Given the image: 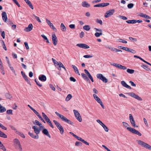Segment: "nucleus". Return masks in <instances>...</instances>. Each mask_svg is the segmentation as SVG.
I'll use <instances>...</instances> for the list:
<instances>
[{"label":"nucleus","mask_w":151,"mask_h":151,"mask_svg":"<svg viewBox=\"0 0 151 151\" xmlns=\"http://www.w3.org/2000/svg\"><path fill=\"white\" fill-rule=\"evenodd\" d=\"M56 115L59 118L63 121L65 122L70 125H72L73 123L70 120L68 119L66 117L62 115L57 112H55Z\"/></svg>","instance_id":"f257e3e1"},{"label":"nucleus","mask_w":151,"mask_h":151,"mask_svg":"<svg viewBox=\"0 0 151 151\" xmlns=\"http://www.w3.org/2000/svg\"><path fill=\"white\" fill-rule=\"evenodd\" d=\"M14 146L15 148L20 151H21L22 148L20 142L17 139H15L14 140Z\"/></svg>","instance_id":"f03ea898"},{"label":"nucleus","mask_w":151,"mask_h":151,"mask_svg":"<svg viewBox=\"0 0 151 151\" xmlns=\"http://www.w3.org/2000/svg\"><path fill=\"white\" fill-rule=\"evenodd\" d=\"M53 122L58 129L60 130L61 134H63L64 133V129L63 127L58 122L55 120H54Z\"/></svg>","instance_id":"7ed1b4c3"},{"label":"nucleus","mask_w":151,"mask_h":151,"mask_svg":"<svg viewBox=\"0 0 151 151\" xmlns=\"http://www.w3.org/2000/svg\"><path fill=\"white\" fill-rule=\"evenodd\" d=\"M137 142L138 144L141 145L142 147L149 150H151V146L144 142L140 140H138L137 141Z\"/></svg>","instance_id":"20e7f679"},{"label":"nucleus","mask_w":151,"mask_h":151,"mask_svg":"<svg viewBox=\"0 0 151 151\" xmlns=\"http://www.w3.org/2000/svg\"><path fill=\"white\" fill-rule=\"evenodd\" d=\"M70 133L73 136H74L78 140L81 141V142H83L84 144L89 145V143L88 142L86 141H85L84 139L82 138L81 137H79L76 135L75 134L73 133L72 132H70Z\"/></svg>","instance_id":"39448f33"},{"label":"nucleus","mask_w":151,"mask_h":151,"mask_svg":"<svg viewBox=\"0 0 151 151\" xmlns=\"http://www.w3.org/2000/svg\"><path fill=\"white\" fill-rule=\"evenodd\" d=\"M111 65L115 66L118 69L125 70L127 69V68L125 66H123L120 64L116 63H110Z\"/></svg>","instance_id":"423d86ee"},{"label":"nucleus","mask_w":151,"mask_h":151,"mask_svg":"<svg viewBox=\"0 0 151 151\" xmlns=\"http://www.w3.org/2000/svg\"><path fill=\"white\" fill-rule=\"evenodd\" d=\"M128 94L129 96H130L136 99L139 101H142V99L138 95L133 92L129 93H128Z\"/></svg>","instance_id":"0eeeda50"},{"label":"nucleus","mask_w":151,"mask_h":151,"mask_svg":"<svg viewBox=\"0 0 151 151\" xmlns=\"http://www.w3.org/2000/svg\"><path fill=\"white\" fill-rule=\"evenodd\" d=\"M73 113L75 116L76 119L79 122H81L82 121V119L80 114L76 110H73Z\"/></svg>","instance_id":"6e6552de"},{"label":"nucleus","mask_w":151,"mask_h":151,"mask_svg":"<svg viewBox=\"0 0 151 151\" xmlns=\"http://www.w3.org/2000/svg\"><path fill=\"white\" fill-rule=\"evenodd\" d=\"M115 9H112L107 11L104 14V17L106 18H108L112 15L115 12Z\"/></svg>","instance_id":"1a4fd4ad"},{"label":"nucleus","mask_w":151,"mask_h":151,"mask_svg":"<svg viewBox=\"0 0 151 151\" xmlns=\"http://www.w3.org/2000/svg\"><path fill=\"white\" fill-rule=\"evenodd\" d=\"M96 77L98 78L102 81L104 83H106L108 82V79L101 74H97Z\"/></svg>","instance_id":"9d476101"},{"label":"nucleus","mask_w":151,"mask_h":151,"mask_svg":"<svg viewBox=\"0 0 151 151\" xmlns=\"http://www.w3.org/2000/svg\"><path fill=\"white\" fill-rule=\"evenodd\" d=\"M129 121L132 126L134 127H138V126L136 125L135 121L132 115L131 114H129Z\"/></svg>","instance_id":"9b49d317"},{"label":"nucleus","mask_w":151,"mask_h":151,"mask_svg":"<svg viewBox=\"0 0 151 151\" xmlns=\"http://www.w3.org/2000/svg\"><path fill=\"white\" fill-rule=\"evenodd\" d=\"M128 130L133 134H137L139 136H141L142 135L141 134L140 132L135 129L132 128L131 127H130Z\"/></svg>","instance_id":"f8f14e48"},{"label":"nucleus","mask_w":151,"mask_h":151,"mask_svg":"<svg viewBox=\"0 0 151 151\" xmlns=\"http://www.w3.org/2000/svg\"><path fill=\"white\" fill-rule=\"evenodd\" d=\"M52 40L53 44L56 46L58 43L57 38L55 34H53L52 35Z\"/></svg>","instance_id":"ddd939ff"},{"label":"nucleus","mask_w":151,"mask_h":151,"mask_svg":"<svg viewBox=\"0 0 151 151\" xmlns=\"http://www.w3.org/2000/svg\"><path fill=\"white\" fill-rule=\"evenodd\" d=\"M40 129H42V132L45 135L49 138H51V136L49 134L48 131L45 128L44 126H43V127L42 128H41Z\"/></svg>","instance_id":"4468645a"},{"label":"nucleus","mask_w":151,"mask_h":151,"mask_svg":"<svg viewBox=\"0 0 151 151\" xmlns=\"http://www.w3.org/2000/svg\"><path fill=\"white\" fill-rule=\"evenodd\" d=\"M46 21L47 24L49 25L50 27L55 31H56L57 29L54 26L53 24L50 21L47 19H46Z\"/></svg>","instance_id":"2eb2a0df"},{"label":"nucleus","mask_w":151,"mask_h":151,"mask_svg":"<svg viewBox=\"0 0 151 151\" xmlns=\"http://www.w3.org/2000/svg\"><path fill=\"white\" fill-rule=\"evenodd\" d=\"M32 128L34 129L35 133L37 135H38L40 134V131L42 130L40 128V127H39V128H38L36 126H33Z\"/></svg>","instance_id":"dca6fc26"},{"label":"nucleus","mask_w":151,"mask_h":151,"mask_svg":"<svg viewBox=\"0 0 151 151\" xmlns=\"http://www.w3.org/2000/svg\"><path fill=\"white\" fill-rule=\"evenodd\" d=\"M76 45L80 48L85 49H87L90 48L89 46L88 45L83 43L78 44Z\"/></svg>","instance_id":"f3484780"},{"label":"nucleus","mask_w":151,"mask_h":151,"mask_svg":"<svg viewBox=\"0 0 151 151\" xmlns=\"http://www.w3.org/2000/svg\"><path fill=\"white\" fill-rule=\"evenodd\" d=\"M121 83L123 87L129 89H131V87L127 85L125 81H122L121 82Z\"/></svg>","instance_id":"a211bd4d"},{"label":"nucleus","mask_w":151,"mask_h":151,"mask_svg":"<svg viewBox=\"0 0 151 151\" xmlns=\"http://www.w3.org/2000/svg\"><path fill=\"white\" fill-rule=\"evenodd\" d=\"M39 79L42 82H45L46 81L47 78L45 75H41L39 76Z\"/></svg>","instance_id":"6ab92c4d"},{"label":"nucleus","mask_w":151,"mask_h":151,"mask_svg":"<svg viewBox=\"0 0 151 151\" xmlns=\"http://www.w3.org/2000/svg\"><path fill=\"white\" fill-rule=\"evenodd\" d=\"M2 17L3 20L5 22H6L7 20L6 13L5 12H3L2 13Z\"/></svg>","instance_id":"aec40b11"},{"label":"nucleus","mask_w":151,"mask_h":151,"mask_svg":"<svg viewBox=\"0 0 151 151\" xmlns=\"http://www.w3.org/2000/svg\"><path fill=\"white\" fill-rule=\"evenodd\" d=\"M33 111L38 116L39 118H40L42 121L44 123H45V120L42 118L39 113L37 112L36 110H34Z\"/></svg>","instance_id":"412c9836"},{"label":"nucleus","mask_w":151,"mask_h":151,"mask_svg":"<svg viewBox=\"0 0 151 151\" xmlns=\"http://www.w3.org/2000/svg\"><path fill=\"white\" fill-rule=\"evenodd\" d=\"M82 6L86 8H88L90 6V5L86 1H83L81 4Z\"/></svg>","instance_id":"4be33fe9"},{"label":"nucleus","mask_w":151,"mask_h":151,"mask_svg":"<svg viewBox=\"0 0 151 151\" xmlns=\"http://www.w3.org/2000/svg\"><path fill=\"white\" fill-rule=\"evenodd\" d=\"M93 96L94 98V99L97 101V102L99 103L102 101L101 100V99L98 97L95 94H93Z\"/></svg>","instance_id":"5701e85b"},{"label":"nucleus","mask_w":151,"mask_h":151,"mask_svg":"<svg viewBox=\"0 0 151 151\" xmlns=\"http://www.w3.org/2000/svg\"><path fill=\"white\" fill-rule=\"evenodd\" d=\"M122 123L124 127L126 128L127 130L130 127V125L127 123L125 122H122Z\"/></svg>","instance_id":"b1692460"},{"label":"nucleus","mask_w":151,"mask_h":151,"mask_svg":"<svg viewBox=\"0 0 151 151\" xmlns=\"http://www.w3.org/2000/svg\"><path fill=\"white\" fill-rule=\"evenodd\" d=\"M29 134L30 135V136L32 137V138H34L35 139H38L39 138V136L37 134H35L33 133H29Z\"/></svg>","instance_id":"393cba45"},{"label":"nucleus","mask_w":151,"mask_h":151,"mask_svg":"<svg viewBox=\"0 0 151 151\" xmlns=\"http://www.w3.org/2000/svg\"><path fill=\"white\" fill-rule=\"evenodd\" d=\"M72 66L73 69L74 70L75 72L76 73L78 74L79 75H80V74L79 73L78 70L77 68V67L74 65H72Z\"/></svg>","instance_id":"a878e982"},{"label":"nucleus","mask_w":151,"mask_h":151,"mask_svg":"<svg viewBox=\"0 0 151 151\" xmlns=\"http://www.w3.org/2000/svg\"><path fill=\"white\" fill-rule=\"evenodd\" d=\"M58 69L59 70V68L62 67L65 70H66V69L63 65V64L60 62H58Z\"/></svg>","instance_id":"bb28decb"},{"label":"nucleus","mask_w":151,"mask_h":151,"mask_svg":"<svg viewBox=\"0 0 151 151\" xmlns=\"http://www.w3.org/2000/svg\"><path fill=\"white\" fill-rule=\"evenodd\" d=\"M34 124H36L39 126V127H40V128H42L43 127V126L42 125V124L37 120H35Z\"/></svg>","instance_id":"cd10ccee"},{"label":"nucleus","mask_w":151,"mask_h":151,"mask_svg":"<svg viewBox=\"0 0 151 151\" xmlns=\"http://www.w3.org/2000/svg\"><path fill=\"white\" fill-rule=\"evenodd\" d=\"M21 73L22 75V76L25 79V80L27 81L28 82V80L27 78V76L26 75V74L24 73V72L22 71L21 72Z\"/></svg>","instance_id":"c85d7f7f"},{"label":"nucleus","mask_w":151,"mask_h":151,"mask_svg":"<svg viewBox=\"0 0 151 151\" xmlns=\"http://www.w3.org/2000/svg\"><path fill=\"white\" fill-rule=\"evenodd\" d=\"M139 16L140 17L145 18L147 19H150V17L146 15V14H144L143 13H141L139 14Z\"/></svg>","instance_id":"c756f323"},{"label":"nucleus","mask_w":151,"mask_h":151,"mask_svg":"<svg viewBox=\"0 0 151 151\" xmlns=\"http://www.w3.org/2000/svg\"><path fill=\"white\" fill-rule=\"evenodd\" d=\"M60 28L62 31L65 32L66 31V28L63 23H61L60 25Z\"/></svg>","instance_id":"7c9ffc66"},{"label":"nucleus","mask_w":151,"mask_h":151,"mask_svg":"<svg viewBox=\"0 0 151 151\" xmlns=\"http://www.w3.org/2000/svg\"><path fill=\"white\" fill-rule=\"evenodd\" d=\"M42 115L43 118L47 122L50 120L44 112L42 113Z\"/></svg>","instance_id":"2f4dec72"},{"label":"nucleus","mask_w":151,"mask_h":151,"mask_svg":"<svg viewBox=\"0 0 151 151\" xmlns=\"http://www.w3.org/2000/svg\"><path fill=\"white\" fill-rule=\"evenodd\" d=\"M83 28L84 29L87 31H89L91 29L90 26L88 25H85Z\"/></svg>","instance_id":"473e14b6"},{"label":"nucleus","mask_w":151,"mask_h":151,"mask_svg":"<svg viewBox=\"0 0 151 151\" xmlns=\"http://www.w3.org/2000/svg\"><path fill=\"white\" fill-rule=\"evenodd\" d=\"M81 74L82 77L84 80L86 81H88L89 79L87 77L86 74L84 73H82Z\"/></svg>","instance_id":"72a5a7b5"},{"label":"nucleus","mask_w":151,"mask_h":151,"mask_svg":"<svg viewBox=\"0 0 151 151\" xmlns=\"http://www.w3.org/2000/svg\"><path fill=\"white\" fill-rule=\"evenodd\" d=\"M6 111V109L5 107L2 106L0 104V112L3 113Z\"/></svg>","instance_id":"f704fd0d"},{"label":"nucleus","mask_w":151,"mask_h":151,"mask_svg":"<svg viewBox=\"0 0 151 151\" xmlns=\"http://www.w3.org/2000/svg\"><path fill=\"white\" fill-rule=\"evenodd\" d=\"M72 98V95L71 94H69L67 96L65 100L67 101H68L71 99Z\"/></svg>","instance_id":"c9c22d12"},{"label":"nucleus","mask_w":151,"mask_h":151,"mask_svg":"<svg viewBox=\"0 0 151 151\" xmlns=\"http://www.w3.org/2000/svg\"><path fill=\"white\" fill-rule=\"evenodd\" d=\"M0 137L4 138H6L7 137V135L4 132L0 130Z\"/></svg>","instance_id":"e433bc0d"},{"label":"nucleus","mask_w":151,"mask_h":151,"mask_svg":"<svg viewBox=\"0 0 151 151\" xmlns=\"http://www.w3.org/2000/svg\"><path fill=\"white\" fill-rule=\"evenodd\" d=\"M52 60L54 63V64L55 66L57 68H58V62L55 60L53 58L52 59Z\"/></svg>","instance_id":"4c0bfd02"},{"label":"nucleus","mask_w":151,"mask_h":151,"mask_svg":"<svg viewBox=\"0 0 151 151\" xmlns=\"http://www.w3.org/2000/svg\"><path fill=\"white\" fill-rule=\"evenodd\" d=\"M126 22L129 24H134L136 23V20L133 19L128 20L126 21Z\"/></svg>","instance_id":"58836bf2"},{"label":"nucleus","mask_w":151,"mask_h":151,"mask_svg":"<svg viewBox=\"0 0 151 151\" xmlns=\"http://www.w3.org/2000/svg\"><path fill=\"white\" fill-rule=\"evenodd\" d=\"M102 35V32H96L95 34V36L96 37H99L100 36Z\"/></svg>","instance_id":"ea45409f"},{"label":"nucleus","mask_w":151,"mask_h":151,"mask_svg":"<svg viewBox=\"0 0 151 151\" xmlns=\"http://www.w3.org/2000/svg\"><path fill=\"white\" fill-rule=\"evenodd\" d=\"M127 72L129 73L132 74L134 73V70L128 68L127 69Z\"/></svg>","instance_id":"a19ab883"},{"label":"nucleus","mask_w":151,"mask_h":151,"mask_svg":"<svg viewBox=\"0 0 151 151\" xmlns=\"http://www.w3.org/2000/svg\"><path fill=\"white\" fill-rule=\"evenodd\" d=\"M84 71L85 72V73H86V74L90 78V77H91L92 76L91 75L90 73L88 71V70L86 69H85L84 70Z\"/></svg>","instance_id":"79ce46f5"},{"label":"nucleus","mask_w":151,"mask_h":151,"mask_svg":"<svg viewBox=\"0 0 151 151\" xmlns=\"http://www.w3.org/2000/svg\"><path fill=\"white\" fill-rule=\"evenodd\" d=\"M141 67L144 69L147 70V71H150V69L148 68L147 66H146L143 65H141Z\"/></svg>","instance_id":"37998d69"},{"label":"nucleus","mask_w":151,"mask_h":151,"mask_svg":"<svg viewBox=\"0 0 151 151\" xmlns=\"http://www.w3.org/2000/svg\"><path fill=\"white\" fill-rule=\"evenodd\" d=\"M33 16H34V17H35V18L36 19V20L37 21L39 22L40 23L41 22V21L40 20V19L39 18V17L37 16H36L34 14H33Z\"/></svg>","instance_id":"c03bdc74"},{"label":"nucleus","mask_w":151,"mask_h":151,"mask_svg":"<svg viewBox=\"0 0 151 151\" xmlns=\"http://www.w3.org/2000/svg\"><path fill=\"white\" fill-rule=\"evenodd\" d=\"M103 129H104L105 131L106 132H108L109 129L107 126H106L104 124L102 126Z\"/></svg>","instance_id":"a18cd8bd"},{"label":"nucleus","mask_w":151,"mask_h":151,"mask_svg":"<svg viewBox=\"0 0 151 151\" xmlns=\"http://www.w3.org/2000/svg\"><path fill=\"white\" fill-rule=\"evenodd\" d=\"M35 81L37 85H38L40 87H41L42 86V84L39 81H37L36 79H35Z\"/></svg>","instance_id":"49530a36"},{"label":"nucleus","mask_w":151,"mask_h":151,"mask_svg":"<svg viewBox=\"0 0 151 151\" xmlns=\"http://www.w3.org/2000/svg\"><path fill=\"white\" fill-rule=\"evenodd\" d=\"M41 36L43 37V39L46 40V42L47 43H49V42L48 40V39L46 36L44 35H42Z\"/></svg>","instance_id":"de8ad7c7"},{"label":"nucleus","mask_w":151,"mask_h":151,"mask_svg":"<svg viewBox=\"0 0 151 151\" xmlns=\"http://www.w3.org/2000/svg\"><path fill=\"white\" fill-rule=\"evenodd\" d=\"M47 122L52 128H54V126L53 125L52 123L51 122V121L50 120V119L48 121H47Z\"/></svg>","instance_id":"09e8293b"},{"label":"nucleus","mask_w":151,"mask_h":151,"mask_svg":"<svg viewBox=\"0 0 151 151\" xmlns=\"http://www.w3.org/2000/svg\"><path fill=\"white\" fill-rule=\"evenodd\" d=\"M83 57L85 58H92L93 56L91 55H84Z\"/></svg>","instance_id":"8fccbe9b"},{"label":"nucleus","mask_w":151,"mask_h":151,"mask_svg":"<svg viewBox=\"0 0 151 151\" xmlns=\"http://www.w3.org/2000/svg\"><path fill=\"white\" fill-rule=\"evenodd\" d=\"M97 122L99 123L101 126H102L104 124L99 119H97L96 120Z\"/></svg>","instance_id":"3c124183"},{"label":"nucleus","mask_w":151,"mask_h":151,"mask_svg":"<svg viewBox=\"0 0 151 151\" xmlns=\"http://www.w3.org/2000/svg\"><path fill=\"white\" fill-rule=\"evenodd\" d=\"M118 41L119 42H122L123 43H127V42L126 41L123 40L121 39H120L118 40Z\"/></svg>","instance_id":"603ef678"},{"label":"nucleus","mask_w":151,"mask_h":151,"mask_svg":"<svg viewBox=\"0 0 151 151\" xmlns=\"http://www.w3.org/2000/svg\"><path fill=\"white\" fill-rule=\"evenodd\" d=\"M94 7H103L102 3L99 4L94 6Z\"/></svg>","instance_id":"864d4df0"},{"label":"nucleus","mask_w":151,"mask_h":151,"mask_svg":"<svg viewBox=\"0 0 151 151\" xmlns=\"http://www.w3.org/2000/svg\"><path fill=\"white\" fill-rule=\"evenodd\" d=\"M6 113L8 114H12V110L11 109L8 110L6 111Z\"/></svg>","instance_id":"5fc2aeb1"},{"label":"nucleus","mask_w":151,"mask_h":151,"mask_svg":"<svg viewBox=\"0 0 151 151\" xmlns=\"http://www.w3.org/2000/svg\"><path fill=\"white\" fill-rule=\"evenodd\" d=\"M49 86L52 90L53 91H55V88L51 84H49Z\"/></svg>","instance_id":"6e6d98bb"},{"label":"nucleus","mask_w":151,"mask_h":151,"mask_svg":"<svg viewBox=\"0 0 151 151\" xmlns=\"http://www.w3.org/2000/svg\"><path fill=\"white\" fill-rule=\"evenodd\" d=\"M11 70L12 71V72L15 73V71L14 70V68L11 65H10L9 66Z\"/></svg>","instance_id":"4d7b16f0"},{"label":"nucleus","mask_w":151,"mask_h":151,"mask_svg":"<svg viewBox=\"0 0 151 151\" xmlns=\"http://www.w3.org/2000/svg\"><path fill=\"white\" fill-rule=\"evenodd\" d=\"M143 120H144V122L145 124V125L147 127H148V123H147V122L146 119L145 118H144Z\"/></svg>","instance_id":"13d9d810"},{"label":"nucleus","mask_w":151,"mask_h":151,"mask_svg":"<svg viewBox=\"0 0 151 151\" xmlns=\"http://www.w3.org/2000/svg\"><path fill=\"white\" fill-rule=\"evenodd\" d=\"M75 145L76 146H78L81 145L82 143L80 142L77 141L75 142Z\"/></svg>","instance_id":"bf43d9fd"},{"label":"nucleus","mask_w":151,"mask_h":151,"mask_svg":"<svg viewBox=\"0 0 151 151\" xmlns=\"http://www.w3.org/2000/svg\"><path fill=\"white\" fill-rule=\"evenodd\" d=\"M33 26L32 24H29V31H31L32 29Z\"/></svg>","instance_id":"052dcab7"},{"label":"nucleus","mask_w":151,"mask_h":151,"mask_svg":"<svg viewBox=\"0 0 151 151\" xmlns=\"http://www.w3.org/2000/svg\"><path fill=\"white\" fill-rule=\"evenodd\" d=\"M134 5L132 3H130L129 4L127 5V7L129 9H131L132 8L133 6Z\"/></svg>","instance_id":"680f3d73"},{"label":"nucleus","mask_w":151,"mask_h":151,"mask_svg":"<svg viewBox=\"0 0 151 151\" xmlns=\"http://www.w3.org/2000/svg\"><path fill=\"white\" fill-rule=\"evenodd\" d=\"M121 49L128 52H129V48L127 47H122V48H121Z\"/></svg>","instance_id":"e2e57ef3"},{"label":"nucleus","mask_w":151,"mask_h":151,"mask_svg":"<svg viewBox=\"0 0 151 151\" xmlns=\"http://www.w3.org/2000/svg\"><path fill=\"white\" fill-rule=\"evenodd\" d=\"M0 127L2 129L6 130L7 128L6 127H5L4 126H3L0 123Z\"/></svg>","instance_id":"0e129e2a"},{"label":"nucleus","mask_w":151,"mask_h":151,"mask_svg":"<svg viewBox=\"0 0 151 151\" xmlns=\"http://www.w3.org/2000/svg\"><path fill=\"white\" fill-rule=\"evenodd\" d=\"M119 17L123 20H127V19L126 17L124 16H119Z\"/></svg>","instance_id":"69168bd1"},{"label":"nucleus","mask_w":151,"mask_h":151,"mask_svg":"<svg viewBox=\"0 0 151 151\" xmlns=\"http://www.w3.org/2000/svg\"><path fill=\"white\" fill-rule=\"evenodd\" d=\"M129 82L132 86H136V85L134 83L133 81H130Z\"/></svg>","instance_id":"338daca9"},{"label":"nucleus","mask_w":151,"mask_h":151,"mask_svg":"<svg viewBox=\"0 0 151 151\" xmlns=\"http://www.w3.org/2000/svg\"><path fill=\"white\" fill-rule=\"evenodd\" d=\"M29 6L32 9H34V7L31 2L29 1Z\"/></svg>","instance_id":"774afa93"}]
</instances>
